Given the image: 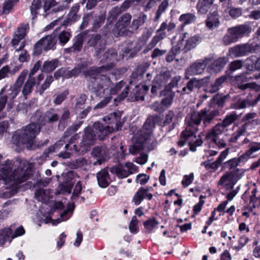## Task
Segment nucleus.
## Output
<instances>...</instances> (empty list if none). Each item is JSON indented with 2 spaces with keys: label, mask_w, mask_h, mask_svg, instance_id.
<instances>
[{
  "label": "nucleus",
  "mask_w": 260,
  "mask_h": 260,
  "mask_svg": "<svg viewBox=\"0 0 260 260\" xmlns=\"http://www.w3.org/2000/svg\"><path fill=\"white\" fill-rule=\"evenodd\" d=\"M171 72L168 70H162L159 75H157L154 79V82L159 81L160 84L163 85L166 84V81L171 77Z\"/></svg>",
  "instance_id": "obj_42"
},
{
  "label": "nucleus",
  "mask_w": 260,
  "mask_h": 260,
  "mask_svg": "<svg viewBox=\"0 0 260 260\" xmlns=\"http://www.w3.org/2000/svg\"><path fill=\"white\" fill-rule=\"evenodd\" d=\"M228 154L229 149H226L220 153L218 158L215 161L211 163L208 161H204L202 163V165L204 166L207 169H212L215 170L219 168Z\"/></svg>",
  "instance_id": "obj_23"
},
{
  "label": "nucleus",
  "mask_w": 260,
  "mask_h": 260,
  "mask_svg": "<svg viewBox=\"0 0 260 260\" xmlns=\"http://www.w3.org/2000/svg\"><path fill=\"white\" fill-rule=\"evenodd\" d=\"M259 78H260V73H255L251 75V73H246L236 76L235 80L237 82L241 81L246 82L249 81L250 79Z\"/></svg>",
  "instance_id": "obj_39"
},
{
  "label": "nucleus",
  "mask_w": 260,
  "mask_h": 260,
  "mask_svg": "<svg viewBox=\"0 0 260 260\" xmlns=\"http://www.w3.org/2000/svg\"><path fill=\"white\" fill-rule=\"evenodd\" d=\"M259 101H260V94L253 101H251L248 99L237 101L235 103V108L237 109H240L245 108L248 106H253L255 105Z\"/></svg>",
  "instance_id": "obj_31"
},
{
  "label": "nucleus",
  "mask_w": 260,
  "mask_h": 260,
  "mask_svg": "<svg viewBox=\"0 0 260 260\" xmlns=\"http://www.w3.org/2000/svg\"><path fill=\"white\" fill-rule=\"evenodd\" d=\"M39 132L40 127L35 123H30L17 130L13 135L12 141L17 146H22L30 149Z\"/></svg>",
  "instance_id": "obj_5"
},
{
  "label": "nucleus",
  "mask_w": 260,
  "mask_h": 260,
  "mask_svg": "<svg viewBox=\"0 0 260 260\" xmlns=\"http://www.w3.org/2000/svg\"><path fill=\"white\" fill-rule=\"evenodd\" d=\"M148 188H140L133 197V202L135 205H139L145 198H147L149 200H151L152 198V194L148 193Z\"/></svg>",
  "instance_id": "obj_24"
},
{
  "label": "nucleus",
  "mask_w": 260,
  "mask_h": 260,
  "mask_svg": "<svg viewBox=\"0 0 260 260\" xmlns=\"http://www.w3.org/2000/svg\"><path fill=\"white\" fill-rule=\"evenodd\" d=\"M158 224V222L154 218H150L144 223L146 231L147 233H151Z\"/></svg>",
  "instance_id": "obj_46"
},
{
  "label": "nucleus",
  "mask_w": 260,
  "mask_h": 260,
  "mask_svg": "<svg viewBox=\"0 0 260 260\" xmlns=\"http://www.w3.org/2000/svg\"><path fill=\"white\" fill-rule=\"evenodd\" d=\"M220 115L217 109L210 111L203 109L199 112L193 111L188 113L185 119L186 127L183 131L184 136H193L198 131V126L203 121V126L206 127L212 122L214 117Z\"/></svg>",
  "instance_id": "obj_3"
},
{
  "label": "nucleus",
  "mask_w": 260,
  "mask_h": 260,
  "mask_svg": "<svg viewBox=\"0 0 260 260\" xmlns=\"http://www.w3.org/2000/svg\"><path fill=\"white\" fill-rule=\"evenodd\" d=\"M219 15L217 11V8L213 7L209 14L208 15L207 20H206V26L209 29H213L217 27L219 24Z\"/></svg>",
  "instance_id": "obj_22"
},
{
  "label": "nucleus",
  "mask_w": 260,
  "mask_h": 260,
  "mask_svg": "<svg viewBox=\"0 0 260 260\" xmlns=\"http://www.w3.org/2000/svg\"><path fill=\"white\" fill-rule=\"evenodd\" d=\"M104 62L107 64L99 68L97 70L90 69L88 71V74L89 76L91 74V71H95V72L101 74V72L103 71H109L112 69L115 64V61L117 60V53L114 49L108 50L106 52L103 56Z\"/></svg>",
  "instance_id": "obj_13"
},
{
  "label": "nucleus",
  "mask_w": 260,
  "mask_h": 260,
  "mask_svg": "<svg viewBox=\"0 0 260 260\" xmlns=\"http://www.w3.org/2000/svg\"><path fill=\"white\" fill-rule=\"evenodd\" d=\"M74 43L72 47L67 49L68 50V52L72 51H80L83 45V39L82 37L80 36H76L74 39Z\"/></svg>",
  "instance_id": "obj_40"
},
{
  "label": "nucleus",
  "mask_w": 260,
  "mask_h": 260,
  "mask_svg": "<svg viewBox=\"0 0 260 260\" xmlns=\"http://www.w3.org/2000/svg\"><path fill=\"white\" fill-rule=\"evenodd\" d=\"M168 30L167 22H163L158 29L156 31V34L153 36L150 42L147 46V51L153 48L160 41L166 38L167 34L165 31Z\"/></svg>",
  "instance_id": "obj_17"
},
{
  "label": "nucleus",
  "mask_w": 260,
  "mask_h": 260,
  "mask_svg": "<svg viewBox=\"0 0 260 260\" xmlns=\"http://www.w3.org/2000/svg\"><path fill=\"white\" fill-rule=\"evenodd\" d=\"M12 232L10 228H5L0 232V240H5L9 237H12Z\"/></svg>",
  "instance_id": "obj_60"
},
{
  "label": "nucleus",
  "mask_w": 260,
  "mask_h": 260,
  "mask_svg": "<svg viewBox=\"0 0 260 260\" xmlns=\"http://www.w3.org/2000/svg\"><path fill=\"white\" fill-rule=\"evenodd\" d=\"M88 80L89 89L99 97L115 94L125 84L123 81H121L113 86L109 77L93 71H91Z\"/></svg>",
  "instance_id": "obj_2"
},
{
  "label": "nucleus",
  "mask_w": 260,
  "mask_h": 260,
  "mask_svg": "<svg viewBox=\"0 0 260 260\" xmlns=\"http://www.w3.org/2000/svg\"><path fill=\"white\" fill-rule=\"evenodd\" d=\"M171 122H172V124L171 128L169 129L170 131L173 129L174 128L177 123L174 112L173 111L170 110L166 115L165 120L164 121V124L167 125L168 124L171 123Z\"/></svg>",
  "instance_id": "obj_44"
},
{
  "label": "nucleus",
  "mask_w": 260,
  "mask_h": 260,
  "mask_svg": "<svg viewBox=\"0 0 260 260\" xmlns=\"http://www.w3.org/2000/svg\"><path fill=\"white\" fill-rule=\"evenodd\" d=\"M138 171V167L131 162L125 164H120L110 168V172L121 179L126 178Z\"/></svg>",
  "instance_id": "obj_11"
},
{
  "label": "nucleus",
  "mask_w": 260,
  "mask_h": 260,
  "mask_svg": "<svg viewBox=\"0 0 260 260\" xmlns=\"http://www.w3.org/2000/svg\"><path fill=\"white\" fill-rule=\"evenodd\" d=\"M211 60V58H205L204 59L197 60L186 69L185 78L188 79L190 76L202 74Z\"/></svg>",
  "instance_id": "obj_12"
},
{
  "label": "nucleus",
  "mask_w": 260,
  "mask_h": 260,
  "mask_svg": "<svg viewBox=\"0 0 260 260\" xmlns=\"http://www.w3.org/2000/svg\"><path fill=\"white\" fill-rule=\"evenodd\" d=\"M28 74V71L23 70L18 77L13 86H11L8 90L7 95H2L1 96H7V100H13L20 91L22 85Z\"/></svg>",
  "instance_id": "obj_16"
},
{
  "label": "nucleus",
  "mask_w": 260,
  "mask_h": 260,
  "mask_svg": "<svg viewBox=\"0 0 260 260\" xmlns=\"http://www.w3.org/2000/svg\"><path fill=\"white\" fill-rule=\"evenodd\" d=\"M174 96V95L173 93H170L161 100V103L162 105L165 109L169 107L171 105Z\"/></svg>",
  "instance_id": "obj_55"
},
{
  "label": "nucleus",
  "mask_w": 260,
  "mask_h": 260,
  "mask_svg": "<svg viewBox=\"0 0 260 260\" xmlns=\"http://www.w3.org/2000/svg\"><path fill=\"white\" fill-rule=\"evenodd\" d=\"M155 125L154 117H149L145 121L143 128L138 132L137 141L129 147V152L132 155L140 154L144 148V141L151 139L152 128Z\"/></svg>",
  "instance_id": "obj_6"
},
{
  "label": "nucleus",
  "mask_w": 260,
  "mask_h": 260,
  "mask_svg": "<svg viewBox=\"0 0 260 260\" xmlns=\"http://www.w3.org/2000/svg\"><path fill=\"white\" fill-rule=\"evenodd\" d=\"M57 42L56 38L54 34L47 36L39 40L35 45V52L40 54L43 50L52 49Z\"/></svg>",
  "instance_id": "obj_14"
},
{
  "label": "nucleus",
  "mask_w": 260,
  "mask_h": 260,
  "mask_svg": "<svg viewBox=\"0 0 260 260\" xmlns=\"http://www.w3.org/2000/svg\"><path fill=\"white\" fill-rule=\"evenodd\" d=\"M228 131L220 122L213 126L206 134L205 138L210 140L219 148H225L226 146L227 135L224 134Z\"/></svg>",
  "instance_id": "obj_7"
},
{
  "label": "nucleus",
  "mask_w": 260,
  "mask_h": 260,
  "mask_svg": "<svg viewBox=\"0 0 260 260\" xmlns=\"http://www.w3.org/2000/svg\"><path fill=\"white\" fill-rule=\"evenodd\" d=\"M91 155L96 160L93 162L94 166L101 165L108 158V151L105 147H94L92 150Z\"/></svg>",
  "instance_id": "obj_18"
},
{
  "label": "nucleus",
  "mask_w": 260,
  "mask_h": 260,
  "mask_svg": "<svg viewBox=\"0 0 260 260\" xmlns=\"http://www.w3.org/2000/svg\"><path fill=\"white\" fill-rule=\"evenodd\" d=\"M101 42L100 36L98 35H92L88 42L90 46H96Z\"/></svg>",
  "instance_id": "obj_63"
},
{
  "label": "nucleus",
  "mask_w": 260,
  "mask_h": 260,
  "mask_svg": "<svg viewBox=\"0 0 260 260\" xmlns=\"http://www.w3.org/2000/svg\"><path fill=\"white\" fill-rule=\"evenodd\" d=\"M35 195L36 199L40 202H46L50 199L49 191L44 189L36 190Z\"/></svg>",
  "instance_id": "obj_37"
},
{
  "label": "nucleus",
  "mask_w": 260,
  "mask_h": 260,
  "mask_svg": "<svg viewBox=\"0 0 260 260\" xmlns=\"http://www.w3.org/2000/svg\"><path fill=\"white\" fill-rule=\"evenodd\" d=\"M87 99V96L84 94H81L78 98L76 99V108L81 109L85 104Z\"/></svg>",
  "instance_id": "obj_59"
},
{
  "label": "nucleus",
  "mask_w": 260,
  "mask_h": 260,
  "mask_svg": "<svg viewBox=\"0 0 260 260\" xmlns=\"http://www.w3.org/2000/svg\"><path fill=\"white\" fill-rule=\"evenodd\" d=\"M225 77L221 76L215 80L211 85L206 87L204 90L207 93H213L217 92L225 81Z\"/></svg>",
  "instance_id": "obj_29"
},
{
  "label": "nucleus",
  "mask_w": 260,
  "mask_h": 260,
  "mask_svg": "<svg viewBox=\"0 0 260 260\" xmlns=\"http://www.w3.org/2000/svg\"><path fill=\"white\" fill-rule=\"evenodd\" d=\"M238 41L236 37L233 35L232 31L229 28L227 32L223 37L221 42L222 44L225 46L230 45V44L236 43Z\"/></svg>",
  "instance_id": "obj_35"
},
{
  "label": "nucleus",
  "mask_w": 260,
  "mask_h": 260,
  "mask_svg": "<svg viewBox=\"0 0 260 260\" xmlns=\"http://www.w3.org/2000/svg\"><path fill=\"white\" fill-rule=\"evenodd\" d=\"M120 112H114L110 114L103 120L111 125L104 126L99 122H95L91 128L96 139L103 140L109 133L118 131L122 127L123 121L121 120Z\"/></svg>",
  "instance_id": "obj_4"
},
{
  "label": "nucleus",
  "mask_w": 260,
  "mask_h": 260,
  "mask_svg": "<svg viewBox=\"0 0 260 260\" xmlns=\"http://www.w3.org/2000/svg\"><path fill=\"white\" fill-rule=\"evenodd\" d=\"M102 98L104 99L94 106L93 108L94 110H97L105 107L112 99L111 96L109 95H105Z\"/></svg>",
  "instance_id": "obj_53"
},
{
  "label": "nucleus",
  "mask_w": 260,
  "mask_h": 260,
  "mask_svg": "<svg viewBox=\"0 0 260 260\" xmlns=\"http://www.w3.org/2000/svg\"><path fill=\"white\" fill-rule=\"evenodd\" d=\"M58 115L54 109H51L44 114L41 120V123L44 124L46 123H52L58 121Z\"/></svg>",
  "instance_id": "obj_26"
},
{
  "label": "nucleus",
  "mask_w": 260,
  "mask_h": 260,
  "mask_svg": "<svg viewBox=\"0 0 260 260\" xmlns=\"http://www.w3.org/2000/svg\"><path fill=\"white\" fill-rule=\"evenodd\" d=\"M228 61V58L226 57H220L215 60L209 66V68L212 70L214 72L217 73L224 67Z\"/></svg>",
  "instance_id": "obj_27"
},
{
  "label": "nucleus",
  "mask_w": 260,
  "mask_h": 260,
  "mask_svg": "<svg viewBox=\"0 0 260 260\" xmlns=\"http://www.w3.org/2000/svg\"><path fill=\"white\" fill-rule=\"evenodd\" d=\"M55 5L54 0H34L30 7V11L32 15L37 14L44 15L52 7Z\"/></svg>",
  "instance_id": "obj_15"
},
{
  "label": "nucleus",
  "mask_w": 260,
  "mask_h": 260,
  "mask_svg": "<svg viewBox=\"0 0 260 260\" xmlns=\"http://www.w3.org/2000/svg\"><path fill=\"white\" fill-rule=\"evenodd\" d=\"M53 81V79L52 76H48L46 77L44 83L41 85L39 90V92L40 95H42L44 91L50 86Z\"/></svg>",
  "instance_id": "obj_54"
},
{
  "label": "nucleus",
  "mask_w": 260,
  "mask_h": 260,
  "mask_svg": "<svg viewBox=\"0 0 260 260\" xmlns=\"http://www.w3.org/2000/svg\"><path fill=\"white\" fill-rule=\"evenodd\" d=\"M239 116L235 112L226 115L221 122H220L225 128L238 120Z\"/></svg>",
  "instance_id": "obj_34"
},
{
  "label": "nucleus",
  "mask_w": 260,
  "mask_h": 260,
  "mask_svg": "<svg viewBox=\"0 0 260 260\" xmlns=\"http://www.w3.org/2000/svg\"><path fill=\"white\" fill-rule=\"evenodd\" d=\"M214 0H199L197 5L198 13L205 14L212 6Z\"/></svg>",
  "instance_id": "obj_28"
},
{
  "label": "nucleus",
  "mask_w": 260,
  "mask_h": 260,
  "mask_svg": "<svg viewBox=\"0 0 260 260\" xmlns=\"http://www.w3.org/2000/svg\"><path fill=\"white\" fill-rule=\"evenodd\" d=\"M29 29L28 24H22L17 28L15 34L19 36L20 38H24Z\"/></svg>",
  "instance_id": "obj_49"
},
{
  "label": "nucleus",
  "mask_w": 260,
  "mask_h": 260,
  "mask_svg": "<svg viewBox=\"0 0 260 260\" xmlns=\"http://www.w3.org/2000/svg\"><path fill=\"white\" fill-rule=\"evenodd\" d=\"M79 9V6L78 5H75L71 8L69 13V19L71 21H75L79 19V16L77 15V12Z\"/></svg>",
  "instance_id": "obj_52"
},
{
  "label": "nucleus",
  "mask_w": 260,
  "mask_h": 260,
  "mask_svg": "<svg viewBox=\"0 0 260 260\" xmlns=\"http://www.w3.org/2000/svg\"><path fill=\"white\" fill-rule=\"evenodd\" d=\"M147 19V15L145 14H140L139 17L134 19L130 25L131 28L133 30H136L139 26L142 25Z\"/></svg>",
  "instance_id": "obj_38"
},
{
  "label": "nucleus",
  "mask_w": 260,
  "mask_h": 260,
  "mask_svg": "<svg viewBox=\"0 0 260 260\" xmlns=\"http://www.w3.org/2000/svg\"><path fill=\"white\" fill-rule=\"evenodd\" d=\"M230 28L238 41L239 39L248 35L251 31V27L247 24L239 25Z\"/></svg>",
  "instance_id": "obj_20"
},
{
  "label": "nucleus",
  "mask_w": 260,
  "mask_h": 260,
  "mask_svg": "<svg viewBox=\"0 0 260 260\" xmlns=\"http://www.w3.org/2000/svg\"><path fill=\"white\" fill-rule=\"evenodd\" d=\"M243 144H248V148L244 153L249 152L251 157L249 158H254L257 157V152L260 151V142L251 141L247 138H245L242 141Z\"/></svg>",
  "instance_id": "obj_21"
},
{
  "label": "nucleus",
  "mask_w": 260,
  "mask_h": 260,
  "mask_svg": "<svg viewBox=\"0 0 260 260\" xmlns=\"http://www.w3.org/2000/svg\"><path fill=\"white\" fill-rule=\"evenodd\" d=\"M195 88H200L197 79L193 78L190 79L187 83L186 86L182 88V91L186 94H189Z\"/></svg>",
  "instance_id": "obj_36"
},
{
  "label": "nucleus",
  "mask_w": 260,
  "mask_h": 260,
  "mask_svg": "<svg viewBox=\"0 0 260 260\" xmlns=\"http://www.w3.org/2000/svg\"><path fill=\"white\" fill-rule=\"evenodd\" d=\"M151 108L156 112L162 113L165 110V108L162 106L161 103L158 102H154L150 106Z\"/></svg>",
  "instance_id": "obj_64"
},
{
  "label": "nucleus",
  "mask_w": 260,
  "mask_h": 260,
  "mask_svg": "<svg viewBox=\"0 0 260 260\" xmlns=\"http://www.w3.org/2000/svg\"><path fill=\"white\" fill-rule=\"evenodd\" d=\"M138 223L136 216H133L129 224V230L132 233L136 234L139 231Z\"/></svg>",
  "instance_id": "obj_50"
},
{
  "label": "nucleus",
  "mask_w": 260,
  "mask_h": 260,
  "mask_svg": "<svg viewBox=\"0 0 260 260\" xmlns=\"http://www.w3.org/2000/svg\"><path fill=\"white\" fill-rule=\"evenodd\" d=\"M71 34L69 31L63 30L60 32L58 36L59 42L62 46H64L70 39Z\"/></svg>",
  "instance_id": "obj_47"
},
{
  "label": "nucleus",
  "mask_w": 260,
  "mask_h": 260,
  "mask_svg": "<svg viewBox=\"0 0 260 260\" xmlns=\"http://www.w3.org/2000/svg\"><path fill=\"white\" fill-rule=\"evenodd\" d=\"M193 179V173H191L189 175H185L182 180L181 183L184 187L188 186L191 183Z\"/></svg>",
  "instance_id": "obj_62"
},
{
  "label": "nucleus",
  "mask_w": 260,
  "mask_h": 260,
  "mask_svg": "<svg viewBox=\"0 0 260 260\" xmlns=\"http://www.w3.org/2000/svg\"><path fill=\"white\" fill-rule=\"evenodd\" d=\"M244 174V171L240 169L226 172L221 176L218 184L233 189L234 185L242 177Z\"/></svg>",
  "instance_id": "obj_8"
},
{
  "label": "nucleus",
  "mask_w": 260,
  "mask_h": 260,
  "mask_svg": "<svg viewBox=\"0 0 260 260\" xmlns=\"http://www.w3.org/2000/svg\"><path fill=\"white\" fill-rule=\"evenodd\" d=\"M244 62L242 60H236L231 62L229 69L232 72L241 69L243 66Z\"/></svg>",
  "instance_id": "obj_57"
},
{
  "label": "nucleus",
  "mask_w": 260,
  "mask_h": 260,
  "mask_svg": "<svg viewBox=\"0 0 260 260\" xmlns=\"http://www.w3.org/2000/svg\"><path fill=\"white\" fill-rule=\"evenodd\" d=\"M196 17L192 13H186L182 14L179 20L183 25H187L194 22L196 21Z\"/></svg>",
  "instance_id": "obj_43"
},
{
  "label": "nucleus",
  "mask_w": 260,
  "mask_h": 260,
  "mask_svg": "<svg viewBox=\"0 0 260 260\" xmlns=\"http://www.w3.org/2000/svg\"><path fill=\"white\" fill-rule=\"evenodd\" d=\"M200 41V38L199 36L196 35L186 40L185 44L182 48V51L186 53L194 49Z\"/></svg>",
  "instance_id": "obj_30"
},
{
  "label": "nucleus",
  "mask_w": 260,
  "mask_h": 260,
  "mask_svg": "<svg viewBox=\"0 0 260 260\" xmlns=\"http://www.w3.org/2000/svg\"><path fill=\"white\" fill-rule=\"evenodd\" d=\"M68 94V92L64 91L62 93L57 95L54 100V103L56 105H60L65 100Z\"/></svg>",
  "instance_id": "obj_61"
},
{
  "label": "nucleus",
  "mask_w": 260,
  "mask_h": 260,
  "mask_svg": "<svg viewBox=\"0 0 260 260\" xmlns=\"http://www.w3.org/2000/svg\"><path fill=\"white\" fill-rule=\"evenodd\" d=\"M31 175V167L26 160H6L0 165V184L6 188L14 189L27 180Z\"/></svg>",
  "instance_id": "obj_1"
},
{
  "label": "nucleus",
  "mask_w": 260,
  "mask_h": 260,
  "mask_svg": "<svg viewBox=\"0 0 260 260\" xmlns=\"http://www.w3.org/2000/svg\"><path fill=\"white\" fill-rule=\"evenodd\" d=\"M14 0H7L5 2L3 7V13L7 14L12 10L13 6Z\"/></svg>",
  "instance_id": "obj_58"
},
{
  "label": "nucleus",
  "mask_w": 260,
  "mask_h": 260,
  "mask_svg": "<svg viewBox=\"0 0 260 260\" xmlns=\"http://www.w3.org/2000/svg\"><path fill=\"white\" fill-rule=\"evenodd\" d=\"M96 138L90 127H86L84 129V133L82 136V141L79 148L76 145L73 146L76 152L80 153H84L89 149L91 145L95 143Z\"/></svg>",
  "instance_id": "obj_9"
},
{
  "label": "nucleus",
  "mask_w": 260,
  "mask_h": 260,
  "mask_svg": "<svg viewBox=\"0 0 260 260\" xmlns=\"http://www.w3.org/2000/svg\"><path fill=\"white\" fill-rule=\"evenodd\" d=\"M169 6V2L168 0H165L158 6V9L155 14L154 18L155 21H157L160 18L161 14L165 12L166 10Z\"/></svg>",
  "instance_id": "obj_45"
},
{
  "label": "nucleus",
  "mask_w": 260,
  "mask_h": 260,
  "mask_svg": "<svg viewBox=\"0 0 260 260\" xmlns=\"http://www.w3.org/2000/svg\"><path fill=\"white\" fill-rule=\"evenodd\" d=\"M250 156L251 157L249 151L244 153L238 157H235L226 161L224 164V167L231 170L238 166L240 163L247 161Z\"/></svg>",
  "instance_id": "obj_19"
},
{
  "label": "nucleus",
  "mask_w": 260,
  "mask_h": 260,
  "mask_svg": "<svg viewBox=\"0 0 260 260\" xmlns=\"http://www.w3.org/2000/svg\"><path fill=\"white\" fill-rule=\"evenodd\" d=\"M132 16L129 13H125L121 16L116 23V27L119 29H122L129 25Z\"/></svg>",
  "instance_id": "obj_33"
},
{
  "label": "nucleus",
  "mask_w": 260,
  "mask_h": 260,
  "mask_svg": "<svg viewBox=\"0 0 260 260\" xmlns=\"http://www.w3.org/2000/svg\"><path fill=\"white\" fill-rule=\"evenodd\" d=\"M82 190V183L80 181H78L74 187L72 196H71V199L73 201L75 200L79 197V194L81 192Z\"/></svg>",
  "instance_id": "obj_51"
},
{
  "label": "nucleus",
  "mask_w": 260,
  "mask_h": 260,
  "mask_svg": "<svg viewBox=\"0 0 260 260\" xmlns=\"http://www.w3.org/2000/svg\"><path fill=\"white\" fill-rule=\"evenodd\" d=\"M98 184L102 188L107 187L110 183V178L107 170L104 169L96 174Z\"/></svg>",
  "instance_id": "obj_25"
},
{
  "label": "nucleus",
  "mask_w": 260,
  "mask_h": 260,
  "mask_svg": "<svg viewBox=\"0 0 260 260\" xmlns=\"http://www.w3.org/2000/svg\"><path fill=\"white\" fill-rule=\"evenodd\" d=\"M36 83L35 78L28 77V78L25 83L22 85V93L24 96H26L30 93L33 89V87Z\"/></svg>",
  "instance_id": "obj_32"
},
{
  "label": "nucleus",
  "mask_w": 260,
  "mask_h": 260,
  "mask_svg": "<svg viewBox=\"0 0 260 260\" xmlns=\"http://www.w3.org/2000/svg\"><path fill=\"white\" fill-rule=\"evenodd\" d=\"M257 57L255 55H251L245 60V66L249 70H251L255 67V63L256 61Z\"/></svg>",
  "instance_id": "obj_56"
},
{
  "label": "nucleus",
  "mask_w": 260,
  "mask_h": 260,
  "mask_svg": "<svg viewBox=\"0 0 260 260\" xmlns=\"http://www.w3.org/2000/svg\"><path fill=\"white\" fill-rule=\"evenodd\" d=\"M259 48L257 44L245 43L237 45L230 48L229 54L235 57H239L247 55L250 53L255 52Z\"/></svg>",
  "instance_id": "obj_10"
},
{
  "label": "nucleus",
  "mask_w": 260,
  "mask_h": 260,
  "mask_svg": "<svg viewBox=\"0 0 260 260\" xmlns=\"http://www.w3.org/2000/svg\"><path fill=\"white\" fill-rule=\"evenodd\" d=\"M57 66L58 60L57 59L46 61L44 62L41 70L44 72H51L54 70Z\"/></svg>",
  "instance_id": "obj_41"
},
{
  "label": "nucleus",
  "mask_w": 260,
  "mask_h": 260,
  "mask_svg": "<svg viewBox=\"0 0 260 260\" xmlns=\"http://www.w3.org/2000/svg\"><path fill=\"white\" fill-rule=\"evenodd\" d=\"M225 8L224 11H226L228 9H230L229 13L230 15L233 18L239 17L242 15V12L241 8L231 7L230 5L227 7H223Z\"/></svg>",
  "instance_id": "obj_48"
}]
</instances>
